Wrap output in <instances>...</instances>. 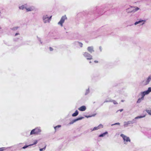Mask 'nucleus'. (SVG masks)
I'll list each match as a JSON object with an SVG mask.
<instances>
[{
  "mask_svg": "<svg viewBox=\"0 0 151 151\" xmlns=\"http://www.w3.org/2000/svg\"><path fill=\"white\" fill-rule=\"evenodd\" d=\"M120 136L123 138V139L124 141H126V142H130V139L129 137L126 136L123 134H121Z\"/></svg>",
  "mask_w": 151,
  "mask_h": 151,
  "instance_id": "39448f33",
  "label": "nucleus"
},
{
  "mask_svg": "<svg viewBox=\"0 0 151 151\" xmlns=\"http://www.w3.org/2000/svg\"><path fill=\"white\" fill-rule=\"evenodd\" d=\"M51 17L52 16H51L50 17H49L47 16V15L44 16L43 17V19L44 22L46 23L47 22H49Z\"/></svg>",
  "mask_w": 151,
  "mask_h": 151,
  "instance_id": "423d86ee",
  "label": "nucleus"
},
{
  "mask_svg": "<svg viewBox=\"0 0 151 151\" xmlns=\"http://www.w3.org/2000/svg\"><path fill=\"white\" fill-rule=\"evenodd\" d=\"M142 97H141V99L142 100H143L144 98V97L145 96V93H143V92L141 93Z\"/></svg>",
  "mask_w": 151,
  "mask_h": 151,
  "instance_id": "a211bd4d",
  "label": "nucleus"
},
{
  "mask_svg": "<svg viewBox=\"0 0 151 151\" xmlns=\"http://www.w3.org/2000/svg\"><path fill=\"white\" fill-rule=\"evenodd\" d=\"M78 113L77 110L76 111L75 113L72 114V116H77L78 114Z\"/></svg>",
  "mask_w": 151,
  "mask_h": 151,
  "instance_id": "4468645a",
  "label": "nucleus"
},
{
  "mask_svg": "<svg viewBox=\"0 0 151 151\" xmlns=\"http://www.w3.org/2000/svg\"><path fill=\"white\" fill-rule=\"evenodd\" d=\"M122 110H121V111H122Z\"/></svg>",
  "mask_w": 151,
  "mask_h": 151,
  "instance_id": "4c0bfd02",
  "label": "nucleus"
},
{
  "mask_svg": "<svg viewBox=\"0 0 151 151\" xmlns=\"http://www.w3.org/2000/svg\"><path fill=\"white\" fill-rule=\"evenodd\" d=\"M89 63H91V61H90V62H89Z\"/></svg>",
  "mask_w": 151,
  "mask_h": 151,
  "instance_id": "e433bc0d",
  "label": "nucleus"
},
{
  "mask_svg": "<svg viewBox=\"0 0 151 151\" xmlns=\"http://www.w3.org/2000/svg\"><path fill=\"white\" fill-rule=\"evenodd\" d=\"M146 114H145L143 116H137L135 118V119H138L139 118H141L145 117V116Z\"/></svg>",
  "mask_w": 151,
  "mask_h": 151,
  "instance_id": "dca6fc26",
  "label": "nucleus"
},
{
  "mask_svg": "<svg viewBox=\"0 0 151 151\" xmlns=\"http://www.w3.org/2000/svg\"><path fill=\"white\" fill-rule=\"evenodd\" d=\"M141 100H142V99L141 98H139L138 100V101H137V103H140V102H141Z\"/></svg>",
  "mask_w": 151,
  "mask_h": 151,
  "instance_id": "b1692460",
  "label": "nucleus"
},
{
  "mask_svg": "<svg viewBox=\"0 0 151 151\" xmlns=\"http://www.w3.org/2000/svg\"><path fill=\"white\" fill-rule=\"evenodd\" d=\"M79 46L81 47H82L83 46V44L81 42H79Z\"/></svg>",
  "mask_w": 151,
  "mask_h": 151,
  "instance_id": "bb28decb",
  "label": "nucleus"
},
{
  "mask_svg": "<svg viewBox=\"0 0 151 151\" xmlns=\"http://www.w3.org/2000/svg\"><path fill=\"white\" fill-rule=\"evenodd\" d=\"M19 35V33H16V34H15V36H16V35Z\"/></svg>",
  "mask_w": 151,
  "mask_h": 151,
  "instance_id": "72a5a7b5",
  "label": "nucleus"
},
{
  "mask_svg": "<svg viewBox=\"0 0 151 151\" xmlns=\"http://www.w3.org/2000/svg\"><path fill=\"white\" fill-rule=\"evenodd\" d=\"M86 106H83L79 108L78 109L80 111H84L86 110Z\"/></svg>",
  "mask_w": 151,
  "mask_h": 151,
  "instance_id": "9b49d317",
  "label": "nucleus"
},
{
  "mask_svg": "<svg viewBox=\"0 0 151 151\" xmlns=\"http://www.w3.org/2000/svg\"><path fill=\"white\" fill-rule=\"evenodd\" d=\"M83 118V117H80V118H78L76 119H75L72 120L70 122L69 124H73L74 122H76V121H77L78 120L81 119Z\"/></svg>",
  "mask_w": 151,
  "mask_h": 151,
  "instance_id": "6e6552de",
  "label": "nucleus"
},
{
  "mask_svg": "<svg viewBox=\"0 0 151 151\" xmlns=\"http://www.w3.org/2000/svg\"><path fill=\"white\" fill-rule=\"evenodd\" d=\"M144 21L142 20V21H139L138 22H137L135 23L134 24L135 25H137L139 23L141 22H143Z\"/></svg>",
  "mask_w": 151,
  "mask_h": 151,
  "instance_id": "6ab92c4d",
  "label": "nucleus"
},
{
  "mask_svg": "<svg viewBox=\"0 0 151 151\" xmlns=\"http://www.w3.org/2000/svg\"><path fill=\"white\" fill-rule=\"evenodd\" d=\"M111 102H113V103L115 104H118V103H117V102L116 101L114 100H112Z\"/></svg>",
  "mask_w": 151,
  "mask_h": 151,
  "instance_id": "5701e85b",
  "label": "nucleus"
},
{
  "mask_svg": "<svg viewBox=\"0 0 151 151\" xmlns=\"http://www.w3.org/2000/svg\"><path fill=\"white\" fill-rule=\"evenodd\" d=\"M18 27H14L13 29H14V30H15V29H17V28H18Z\"/></svg>",
  "mask_w": 151,
  "mask_h": 151,
  "instance_id": "473e14b6",
  "label": "nucleus"
},
{
  "mask_svg": "<svg viewBox=\"0 0 151 151\" xmlns=\"http://www.w3.org/2000/svg\"><path fill=\"white\" fill-rule=\"evenodd\" d=\"M103 127V125L101 124H99L98 127H94L92 130H91L92 131H94L99 129L100 128H102Z\"/></svg>",
  "mask_w": 151,
  "mask_h": 151,
  "instance_id": "0eeeda50",
  "label": "nucleus"
},
{
  "mask_svg": "<svg viewBox=\"0 0 151 151\" xmlns=\"http://www.w3.org/2000/svg\"><path fill=\"white\" fill-rule=\"evenodd\" d=\"M37 140H35V141H34V143L33 144H30V145H27V146H24L23 147H22V148L23 149H25V148H27V147H28L29 146H32V145H33L36 144L37 143Z\"/></svg>",
  "mask_w": 151,
  "mask_h": 151,
  "instance_id": "1a4fd4ad",
  "label": "nucleus"
},
{
  "mask_svg": "<svg viewBox=\"0 0 151 151\" xmlns=\"http://www.w3.org/2000/svg\"><path fill=\"white\" fill-rule=\"evenodd\" d=\"M111 100H110V101H105L104 102V103H106V102H111Z\"/></svg>",
  "mask_w": 151,
  "mask_h": 151,
  "instance_id": "7c9ffc66",
  "label": "nucleus"
},
{
  "mask_svg": "<svg viewBox=\"0 0 151 151\" xmlns=\"http://www.w3.org/2000/svg\"><path fill=\"white\" fill-rule=\"evenodd\" d=\"M61 127V125H58V126H57L54 127V128L55 129V130H56V129L58 128H59Z\"/></svg>",
  "mask_w": 151,
  "mask_h": 151,
  "instance_id": "412c9836",
  "label": "nucleus"
},
{
  "mask_svg": "<svg viewBox=\"0 0 151 151\" xmlns=\"http://www.w3.org/2000/svg\"><path fill=\"white\" fill-rule=\"evenodd\" d=\"M49 49H50V51H52L53 50V49L52 47H49Z\"/></svg>",
  "mask_w": 151,
  "mask_h": 151,
  "instance_id": "c85d7f7f",
  "label": "nucleus"
},
{
  "mask_svg": "<svg viewBox=\"0 0 151 151\" xmlns=\"http://www.w3.org/2000/svg\"><path fill=\"white\" fill-rule=\"evenodd\" d=\"M108 134V132H106L103 133L101 134L99 136V137H103L105 136L106 134Z\"/></svg>",
  "mask_w": 151,
  "mask_h": 151,
  "instance_id": "2eb2a0df",
  "label": "nucleus"
},
{
  "mask_svg": "<svg viewBox=\"0 0 151 151\" xmlns=\"http://www.w3.org/2000/svg\"><path fill=\"white\" fill-rule=\"evenodd\" d=\"M4 150V147L0 148V151H3Z\"/></svg>",
  "mask_w": 151,
  "mask_h": 151,
  "instance_id": "393cba45",
  "label": "nucleus"
},
{
  "mask_svg": "<svg viewBox=\"0 0 151 151\" xmlns=\"http://www.w3.org/2000/svg\"><path fill=\"white\" fill-rule=\"evenodd\" d=\"M139 8H138V7H136V9H135V11H137L138 10H139Z\"/></svg>",
  "mask_w": 151,
  "mask_h": 151,
  "instance_id": "2f4dec72",
  "label": "nucleus"
},
{
  "mask_svg": "<svg viewBox=\"0 0 151 151\" xmlns=\"http://www.w3.org/2000/svg\"><path fill=\"white\" fill-rule=\"evenodd\" d=\"M144 24V22H143L142 23V24Z\"/></svg>",
  "mask_w": 151,
  "mask_h": 151,
  "instance_id": "c9c22d12",
  "label": "nucleus"
},
{
  "mask_svg": "<svg viewBox=\"0 0 151 151\" xmlns=\"http://www.w3.org/2000/svg\"><path fill=\"white\" fill-rule=\"evenodd\" d=\"M83 56L88 60H91L92 59V56L90 54L87 52H85L83 54Z\"/></svg>",
  "mask_w": 151,
  "mask_h": 151,
  "instance_id": "7ed1b4c3",
  "label": "nucleus"
},
{
  "mask_svg": "<svg viewBox=\"0 0 151 151\" xmlns=\"http://www.w3.org/2000/svg\"><path fill=\"white\" fill-rule=\"evenodd\" d=\"M41 132L40 129L38 128H35L32 129L30 133V135L34 134H37Z\"/></svg>",
  "mask_w": 151,
  "mask_h": 151,
  "instance_id": "f257e3e1",
  "label": "nucleus"
},
{
  "mask_svg": "<svg viewBox=\"0 0 151 151\" xmlns=\"http://www.w3.org/2000/svg\"><path fill=\"white\" fill-rule=\"evenodd\" d=\"M147 90L149 93L151 91V87H149Z\"/></svg>",
  "mask_w": 151,
  "mask_h": 151,
  "instance_id": "a878e982",
  "label": "nucleus"
},
{
  "mask_svg": "<svg viewBox=\"0 0 151 151\" xmlns=\"http://www.w3.org/2000/svg\"><path fill=\"white\" fill-rule=\"evenodd\" d=\"M88 50L90 53H91L94 51L93 48L92 47H89L87 48Z\"/></svg>",
  "mask_w": 151,
  "mask_h": 151,
  "instance_id": "9d476101",
  "label": "nucleus"
},
{
  "mask_svg": "<svg viewBox=\"0 0 151 151\" xmlns=\"http://www.w3.org/2000/svg\"><path fill=\"white\" fill-rule=\"evenodd\" d=\"M25 8L26 7H25L24 6V5H22L19 7V8L21 9H23L24 8L25 9Z\"/></svg>",
  "mask_w": 151,
  "mask_h": 151,
  "instance_id": "f3484780",
  "label": "nucleus"
},
{
  "mask_svg": "<svg viewBox=\"0 0 151 151\" xmlns=\"http://www.w3.org/2000/svg\"><path fill=\"white\" fill-rule=\"evenodd\" d=\"M146 111L149 114L151 115V110H146Z\"/></svg>",
  "mask_w": 151,
  "mask_h": 151,
  "instance_id": "aec40b11",
  "label": "nucleus"
},
{
  "mask_svg": "<svg viewBox=\"0 0 151 151\" xmlns=\"http://www.w3.org/2000/svg\"><path fill=\"white\" fill-rule=\"evenodd\" d=\"M45 147L44 148L40 149V151H42L43 150H45Z\"/></svg>",
  "mask_w": 151,
  "mask_h": 151,
  "instance_id": "cd10ccee",
  "label": "nucleus"
},
{
  "mask_svg": "<svg viewBox=\"0 0 151 151\" xmlns=\"http://www.w3.org/2000/svg\"><path fill=\"white\" fill-rule=\"evenodd\" d=\"M151 80V75L150 76H149L147 79L146 80H145L142 81V84L143 86H145L146 85H147L148 84L150 81Z\"/></svg>",
  "mask_w": 151,
  "mask_h": 151,
  "instance_id": "f03ea898",
  "label": "nucleus"
},
{
  "mask_svg": "<svg viewBox=\"0 0 151 151\" xmlns=\"http://www.w3.org/2000/svg\"><path fill=\"white\" fill-rule=\"evenodd\" d=\"M132 122L130 121H128L127 122H124V125L125 127H127L129 124H130Z\"/></svg>",
  "mask_w": 151,
  "mask_h": 151,
  "instance_id": "f8f14e48",
  "label": "nucleus"
},
{
  "mask_svg": "<svg viewBox=\"0 0 151 151\" xmlns=\"http://www.w3.org/2000/svg\"><path fill=\"white\" fill-rule=\"evenodd\" d=\"M94 62L95 63H98V62L96 60H95V61H94Z\"/></svg>",
  "mask_w": 151,
  "mask_h": 151,
  "instance_id": "f704fd0d",
  "label": "nucleus"
},
{
  "mask_svg": "<svg viewBox=\"0 0 151 151\" xmlns=\"http://www.w3.org/2000/svg\"><path fill=\"white\" fill-rule=\"evenodd\" d=\"M25 9H26L27 12L31 11L34 10V7H30L28 8H26Z\"/></svg>",
  "mask_w": 151,
  "mask_h": 151,
  "instance_id": "ddd939ff",
  "label": "nucleus"
},
{
  "mask_svg": "<svg viewBox=\"0 0 151 151\" xmlns=\"http://www.w3.org/2000/svg\"><path fill=\"white\" fill-rule=\"evenodd\" d=\"M1 28L0 27V29H1Z\"/></svg>",
  "mask_w": 151,
  "mask_h": 151,
  "instance_id": "58836bf2",
  "label": "nucleus"
},
{
  "mask_svg": "<svg viewBox=\"0 0 151 151\" xmlns=\"http://www.w3.org/2000/svg\"><path fill=\"white\" fill-rule=\"evenodd\" d=\"M143 93H145V95L147 94L150 93L149 92V91H148V90L144 91Z\"/></svg>",
  "mask_w": 151,
  "mask_h": 151,
  "instance_id": "4be33fe9",
  "label": "nucleus"
},
{
  "mask_svg": "<svg viewBox=\"0 0 151 151\" xmlns=\"http://www.w3.org/2000/svg\"><path fill=\"white\" fill-rule=\"evenodd\" d=\"M66 15L63 16L61 18L60 21L58 22V24H60L62 27L63 26V23L65 21V19H67Z\"/></svg>",
  "mask_w": 151,
  "mask_h": 151,
  "instance_id": "20e7f679",
  "label": "nucleus"
},
{
  "mask_svg": "<svg viewBox=\"0 0 151 151\" xmlns=\"http://www.w3.org/2000/svg\"><path fill=\"white\" fill-rule=\"evenodd\" d=\"M116 124H118V125H119L120 124V123H116L113 124H112V125H116Z\"/></svg>",
  "mask_w": 151,
  "mask_h": 151,
  "instance_id": "c756f323",
  "label": "nucleus"
}]
</instances>
